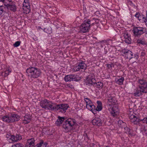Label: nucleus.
Listing matches in <instances>:
<instances>
[{"mask_svg": "<svg viewBox=\"0 0 147 147\" xmlns=\"http://www.w3.org/2000/svg\"><path fill=\"white\" fill-rule=\"evenodd\" d=\"M104 43H106V44H108V43H112V40L108 39L104 41Z\"/></svg>", "mask_w": 147, "mask_h": 147, "instance_id": "nucleus-41", "label": "nucleus"}, {"mask_svg": "<svg viewBox=\"0 0 147 147\" xmlns=\"http://www.w3.org/2000/svg\"><path fill=\"white\" fill-rule=\"evenodd\" d=\"M49 101L47 99H45L42 100L40 102V105L41 107L45 109H47V105Z\"/></svg>", "mask_w": 147, "mask_h": 147, "instance_id": "nucleus-21", "label": "nucleus"}, {"mask_svg": "<svg viewBox=\"0 0 147 147\" xmlns=\"http://www.w3.org/2000/svg\"><path fill=\"white\" fill-rule=\"evenodd\" d=\"M8 1L9 2H11V3H13V2H12V0H8Z\"/></svg>", "mask_w": 147, "mask_h": 147, "instance_id": "nucleus-51", "label": "nucleus"}, {"mask_svg": "<svg viewBox=\"0 0 147 147\" xmlns=\"http://www.w3.org/2000/svg\"><path fill=\"white\" fill-rule=\"evenodd\" d=\"M6 6L7 9L11 11L14 12L17 10V6L15 3L7 4L6 5Z\"/></svg>", "mask_w": 147, "mask_h": 147, "instance_id": "nucleus-18", "label": "nucleus"}, {"mask_svg": "<svg viewBox=\"0 0 147 147\" xmlns=\"http://www.w3.org/2000/svg\"><path fill=\"white\" fill-rule=\"evenodd\" d=\"M106 147H110L109 146H106Z\"/></svg>", "mask_w": 147, "mask_h": 147, "instance_id": "nucleus-57", "label": "nucleus"}, {"mask_svg": "<svg viewBox=\"0 0 147 147\" xmlns=\"http://www.w3.org/2000/svg\"><path fill=\"white\" fill-rule=\"evenodd\" d=\"M76 120L72 118H69L66 120L63 125V127L67 132L70 130L72 127L76 123Z\"/></svg>", "mask_w": 147, "mask_h": 147, "instance_id": "nucleus-5", "label": "nucleus"}, {"mask_svg": "<svg viewBox=\"0 0 147 147\" xmlns=\"http://www.w3.org/2000/svg\"><path fill=\"white\" fill-rule=\"evenodd\" d=\"M43 30L48 34H50L52 33V29L50 27L45 28Z\"/></svg>", "mask_w": 147, "mask_h": 147, "instance_id": "nucleus-32", "label": "nucleus"}, {"mask_svg": "<svg viewBox=\"0 0 147 147\" xmlns=\"http://www.w3.org/2000/svg\"><path fill=\"white\" fill-rule=\"evenodd\" d=\"M107 100V106L108 108L116 106L117 104V100L116 98L113 96L111 94L108 95Z\"/></svg>", "mask_w": 147, "mask_h": 147, "instance_id": "nucleus-10", "label": "nucleus"}, {"mask_svg": "<svg viewBox=\"0 0 147 147\" xmlns=\"http://www.w3.org/2000/svg\"><path fill=\"white\" fill-rule=\"evenodd\" d=\"M129 118L131 122L134 123V124H137L140 121H142L143 123H146L147 124V117L143 119H140L136 116V114H134V115L133 114L129 116Z\"/></svg>", "mask_w": 147, "mask_h": 147, "instance_id": "nucleus-9", "label": "nucleus"}, {"mask_svg": "<svg viewBox=\"0 0 147 147\" xmlns=\"http://www.w3.org/2000/svg\"><path fill=\"white\" fill-rule=\"evenodd\" d=\"M12 135H12L11 136H10V138H9L10 139H8L7 140L10 143H13V141L12 140V137H13Z\"/></svg>", "mask_w": 147, "mask_h": 147, "instance_id": "nucleus-45", "label": "nucleus"}, {"mask_svg": "<svg viewBox=\"0 0 147 147\" xmlns=\"http://www.w3.org/2000/svg\"><path fill=\"white\" fill-rule=\"evenodd\" d=\"M138 19L140 21H141L142 22H147V18L142 14H140Z\"/></svg>", "mask_w": 147, "mask_h": 147, "instance_id": "nucleus-27", "label": "nucleus"}, {"mask_svg": "<svg viewBox=\"0 0 147 147\" xmlns=\"http://www.w3.org/2000/svg\"><path fill=\"white\" fill-rule=\"evenodd\" d=\"M140 15V13H137L135 15V16L138 19Z\"/></svg>", "mask_w": 147, "mask_h": 147, "instance_id": "nucleus-47", "label": "nucleus"}, {"mask_svg": "<svg viewBox=\"0 0 147 147\" xmlns=\"http://www.w3.org/2000/svg\"><path fill=\"white\" fill-rule=\"evenodd\" d=\"M4 9L5 7L3 6H0V16H1L5 12Z\"/></svg>", "mask_w": 147, "mask_h": 147, "instance_id": "nucleus-37", "label": "nucleus"}, {"mask_svg": "<svg viewBox=\"0 0 147 147\" xmlns=\"http://www.w3.org/2000/svg\"><path fill=\"white\" fill-rule=\"evenodd\" d=\"M47 143V142H44V141L41 140L40 142L37 144L36 146V147H46Z\"/></svg>", "mask_w": 147, "mask_h": 147, "instance_id": "nucleus-28", "label": "nucleus"}, {"mask_svg": "<svg viewBox=\"0 0 147 147\" xmlns=\"http://www.w3.org/2000/svg\"><path fill=\"white\" fill-rule=\"evenodd\" d=\"M133 58H134L136 59H137L138 58V55L137 54H135L133 55Z\"/></svg>", "mask_w": 147, "mask_h": 147, "instance_id": "nucleus-46", "label": "nucleus"}, {"mask_svg": "<svg viewBox=\"0 0 147 147\" xmlns=\"http://www.w3.org/2000/svg\"><path fill=\"white\" fill-rule=\"evenodd\" d=\"M47 105V109L54 111H56V105L55 104L52 103L51 102L49 101Z\"/></svg>", "mask_w": 147, "mask_h": 147, "instance_id": "nucleus-20", "label": "nucleus"}, {"mask_svg": "<svg viewBox=\"0 0 147 147\" xmlns=\"http://www.w3.org/2000/svg\"><path fill=\"white\" fill-rule=\"evenodd\" d=\"M138 87L135 89L134 96H140L143 94H147V81L144 78H139L137 81Z\"/></svg>", "mask_w": 147, "mask_h": 147, "instance_id": "nucleus-1", "label": "nucleus"}, {"mask_svg": "<svg viewBox=\"0 0 147 147\" xmlns=\"http://www.w3.org/2000/svg\"><path fill=\"white\" fill-rule=\"evenodd\" d=\"M12 137H12V140L13 141V143H15L18 142L17 139H16V136H14L13 135Z\"/></svg>", "mask_w": 147, "mask_h": 147, "instance_id": "nucleus-40", "label": "nucleus"}, {"mask_svg": "<svg viewBox=\"0 0 147 147\" xmlns=\"http://www.w3.org/2000/svg\"><path fill=\"white\" fill-rule=\"evenodd\" d=\"M11 147H24V145L21 143H17L12 146Z\"/></svg>", "mask_w": 147, "mask_h": 147, "instance_id": "nucleus-35", "label": "nucleus"}, {"mask_svg": "<svg viewBox=\"0 0 147 147\" xmlns=\"http://www.w3.org/2000/svg\"><path fill=\"white\" fill-rule=\"evenodd\" d=\"M95 82V79L94 78V75L90 74L86 77L85 82L87 85H88L89 86L94 85Z\"/></svg>", "mask_w": 147, "mask_h": 147, "instance_id": "nucleus-13", "label": "nucleus"}, {"mask_svg": "<svg viewBox=\"0 0 147 147\" xmlns=\"http://www.w3.org/2000/svg\"><path fill=\"white\" fill-rule=\"evenodd\" d=\"M68 87L71 88H73L74 87L71 84H69L68 85Z\"/></svg>", "mask_w": 147, "mask_h": 147, "instance_id": "nucleus-49", "label": "nucleus"}, {"mask_svg": "<svg viewBox=\"0 0 147 147\" xmlns=\"http://www.w3.org/2000/svg\"><path fill=\"white\" fill-rule=\"evenodd\" d=\"M107 66L108 68L110 69H115L114 65L113 63H110L107 64Z\"/></svg>", "mask_w": 147, "mask_h": 147, "instance_id": "nucleus-34", "label": "nucleus"}, {"mask_svg": "<svg viewBox=\"0 0 147 147\" xmlns=\"http://www.w3.org/2000/svg\"><path fill=\"white\" fill-rule=\"evenodd\" d=\"M31 118V116L30 114H27L22 118V123L24 124H26L29 123Z\"/></svg>", "mask_w": 147, "mask_h": 147, "instance_id": "nucleus-17", "label": "nucleus"}, {"mask_svg": "<svg viewBox=\"0 0 147 147\" xmlns=\"http://www.w3.org/2000/svg\"><path fill=\"white\" fill-rule=\"evenodd\" d=\"M107 118L104 115H102L92 120V123L94 125L100 126L104 125H107Z\"/></svg>", "mask_w": 147, "mask_h": 147, "instance_id": "nucleus-4", "label": "nucleus"}, {"mask_svg": "<svg viewBox=\"0 0 147 147\" xmlns=\"http://www.w3.org/2000/svg\"><path fill=\"white\" fill-rule=\"evenodd\" d=\"M146 33L145 34H146V37H147V32H146Z\"/></svg>", "mask_w": 147, "mask_h": 147, "instance_id": "nucleus-53", "label": "nucleus"}, {"mask_svg": "<svg viewBox=\"0 0 147 147\" xmlns=\"http://www.w3.org/2000/svg\"><path fill=\"white\" fill-rule=\"evenodd\" d=\"M69 107L67 104H62L56 105V111H58L63 113H65Z\"/></svg>", "mask_w": 147, "mask_h": 147, "instance_id": "nucleus-15", "label": "nucleus"}, {"mask_svg": "<svg viewBox=\"0 0 147 147\" xmlns=\"http://www.w3.org/2000/svg\"><path fill=\"white\" fill-rule=\"evenodd\" d=\"M11 72V70L9 68H7L6 69V70L4 71L5 73L4 76H7L9 73Z\"/></svg>", "mask_w": 147, "mask_h": 147, "instance_id": "nucleus-33", "label": "nucleus"}, {"mask_svg": "<svg viewBox=\"0 0 147 147\" xmlns=\"http://www.w3.org/2000/svg\"><path fill=\"white\" fill-rule=\"evenodd\" d=\"M123 37L124 38V41L126 43L128 44H131V40L130 35L127 32H124L123 33Z\"/></svg>", "mask_w": 147, "mask_h": 147, "instance_id": "nucleus-16", "label": "nucleus"}, {"mask_svg": "<svg viewBox=\"0 0 147 147\" xmlns=\"http://www.w3.org/2000/svg\"><path fill=\"white\" fill-rule=\"evenodd\" d=\"M121 53L122 56L127 59H130L133 58V53L129 49H124L122 50Z\"/></svg>", "mask_w": 147, "mask_h": 147, "instance_id": "nucleus-12", "label": "nucleus"}, {"mask_svg": "<svg viewBox=\"0 0 147 147\" xmlns=\"http://www.w3.org/2000/svg\"><path fill=\"white\" fill-rule=\"evenodd\" d=\"M84 100L86 103V105H88L89 104H90V103L92 102L91 100L90 99L85 97H84Z\"/></svg>", "mask_w": 147, "mask_h": 147, "instance_id": "nucleus-36", "label": "nucleus"}, {"mask_svg": "<svg viewBox=\"0 0 147 147\" xmlns=\"http://www.w3.org/2000/svg\"><path fill=\"white\" fill-rule=\"evenodd\" d=\"M86 107L88 109L92 111L94 114H96L95 106L92 102L91 103L88 105H86Z\"/></svg>", "mask_w": 147, "mask_h": 147, "instance_id": "nucleus-19", "label": "nucleus"}, {"mask_svg": "<svg viewBox=\"0 0 147 147\" xmlns=\"http://www.w3.org/2000/svg\"><path fill=\"white\" fill-rule=\"evenodd\" d=\"M137 43L143 45H147V41L144 37H141L138 39L137 41Z\"/></svg>", "mask_w": 147, "mask_h": 147, "instance_id": "nucleus-22", "label": "nucleus"}, {"mask_svg": "<svg viewBox=\"0 0 147 147\" xmlns=\"http://www.w3.org/2000/svg\"><path fill=\"white\" fill-rule=\"evenodd\" d=\"M93 86L97 88L101 89L103 86V84L101 82H95Z\"/></svg>", "mask_w": 147, "mask_h": 147, "instance_id": "nucleus-24", "label": "nucleus"}, {"mask_svg": "<svg viewBox=\"0 0 147 147\" xmlns=\"http://www.w3.org/2000/svg\"><path fill=\"white\" fill-rule=\"evenodd\" d=\"M121 123V125H125V123L123 122V121H119V123ZM119 126L120 127H121V125H120V126L119 125ZM121 128H123V127L122 126H121Z\"/></svg>", "mask_w": 147, "mask_h": 147, "instance_id": "nucleus-44", "label": "nucleus"}, {"mask_svg": "<svg viewBox=\"0 0 147 147\" xmlns=\"http://www.w3.org/2000/svg\"><path fill=\"white\" fill-rule=\"evenodd\" d=\"M98 105L97 106L96 108H95V110H96V113L97 111H100L102 109V104L101 102L99 101H98L97 102Z\"/></svg>", "mask_w": 147, "mask_h": 147, "instance_id": "nucleus-25", "label": "nucleus"}, {"mask_svg": "<svg viewBox=\"0 0 147 147\" xmlns=\"http://www.w3.org/2000/svg\"><path fill=\"white\" fill-rule=\"evenodd\" d=\"M108 108L112 116L113 117H116L119 115V110L117 105Z\"/></svg>", "mask_w": 147, "mask_h": 147, "instance_id": "nucleus-14", "label": "nucleus"}, {"mask_svg": "<svg viewBox=\"0 0 147 147\" xmlns=\"http://www.w3.org/2000/svg\"><path fill=\"white\" fill-rule=\"evenodd\" d=\"M86 136H87V137H88V136H87V134H86Z\"/></svg>", "mask_w": 147, "mask_h": 147, "instance_id": "nucleus-56", "label": "nucleus"}, {"mask_svg": "<svg viewBox=\"0 0 147 147\" xmlns=\"http://www.w3.org/2000/svg\"><path fill=\"white\" fill-rule=\"evenodd\" d=\"M20 118V116L17 114L12 113L3 116L1 119L3 121L9 123L18 121Z\"/></svg>", "mask_w": 147, "mask_h": 147, "instance_id": "nucleus-3", "label": "nucleus"}, {"mask_svg": "<svg viewBox=\"0 0 147 147\" xmlns=\"http://www.w3.org/2000/svg\"><path fill=\"white\" fill-rule=\"evenodd\" d=\"M35 140L34 138H31L28 140L26 145L34 146Z\"/></svg>", "mask_w": 147, "mask_h": 147, "instance_id": "nucleus-29", "label": "nucleus"}, {"mask_svg": "<svg viewBox=\"0 0 147 147\" xmlns=\"http://www.w3.org/2000/svg\"><path fill=\"white\" fill-rule=\"evenodd\" d=\"M26 75L28 78L36 79L40 77L42 72L40 69L34 67H30L26 71Z\"/></svg>", "mask_w": 147, "mask_h": 147, "instance_id": "nucleus-2", "label": "nucleus"}, {"mask_svg": "<svg viewBox=\"0 0 147 147\" xmlns=\"http://www.w3.org/2000/svg\"><path fill=\"white\" fill-rule=\"evenodd\" d=\"M5 0H0V2L3 3Z\"/></svg>", "mask_w": 147, "mask_h": 147, "instance_id": "nucleus-52", "label": "nucleus"}, {"mask_svg": "<svg viewBox=\"0 0 147 147\" xmlns=\"http://www.w3.org/2000/svg\"><path fill=\"white\" fill-rule=\"evenodd\" d=\"M85 63V61L82 60H79L77 63L73 67V71L76 72L82 69L85 70L87 67V65Z\"/></svg>", "mask_w": 147, "mask_h": 147, "instance_id": "nucleus-6", "label": "nucleus"}, {"mask_svg": "<svg viewBox=\"0 0 147 147\" xmlns=\"http://www.w3.org/2000/svg\"><path fill=\"white\" fill-rule=\"evenodd\" d=\"M143 132L145 135L147 136V127H144Z\"/></svg>", "mask_w": 147, "mask_h": 147, "instance_id": "nucleus-43", "label": "nucleus"}, {"mask_svg": "<svg viewBox=\"0 0 147 147\" xmlns=\"http://www.w3.org/2000/svg\"><path fill=\"white\" fill-rule=\"evenodd\" d=\"M21 42L20 41H16L13 44V46L15 47H17L20 45Z\"/></svg>", "mask_w": 147, "mask_h": 147, "instance_id": "nucleus-38", "label": "nucleus"}, {"mask_svg": "<svg viewBox=\"0 0 147 147\" xmlns=\"http://www.w3.org/2000/svg\"><path fill=\"white\" fill-rule=\"evenodd\" d=\"M124 79L123 77H121L119 79H115V82L119 85H121L123 84Z\"/></svg>", "mask_w": 147, "mask_h": 147, "instance_id": "nucleus-30", "label": "nucleus"}, {"mask_svg": "<svg viewBox=\"0 0 147 147\" xmlns=\"http://www.w3.org/2000/svg\"><path fill=\"white\" fill-rule=\"evenodd\" d=\"M107 53V51L105 52V54H106Z\"/></svg>", "mask_w": 147, "mask_h": 147, "instance_id": "nucleus-55", "label": "nucleus"}, {"mask_svg": "<svg viewBox=\"0 0 147 147\" xmlns=\"http://www.w3.org/2000/svg\"><path fill=\"white\" fill-rule=\"evenodd\" d=\"M81 79V78L78 75L74 74L67 75L64 78V80L66 82L78 81Z\"/></svg>", "mask_w": 147, "mask_h": 147, "instance_id": "nucleus-11", "label": "nucleus"}, {"mask_svg": "<svg viewBox=\"0 0 147 147\" xmlns=\"http://www.w3.org/2000/svg\"><path fill=\"white\" fill-rule=\"evenodd\" d=\"M23 9H27L26 11L28 10V12H29L30 11V3H23Z\"/></svg>", "mask_w": 147, "mask_h": 147, "instance_id": "nucleus-26", "label": "nucleus"}, {"mask_svg": "<svg viewBox=\"0 0 147 147\" xmlns=\"http://www.w3.org/2000/svg\"><path fill=\"white\" fill-rule=\"evenodd\" d=\"M16 136L18 141L21 140L22 139L21 136L19 134H16Z\"/></svg>", "mask_w": 147, "mask_h": 147, "instance_id": "nucleus-39", "label": "nucleus"}, {"mask_svg": "<svg viewBox=\"0 0 147 147\" xmlns=\"http://www.w3.org/2000/svg\"><path fill=\"white\" fill-rule=\"evenodd\" d=\"M25 147H35L34 146L31 145H26Z\"/></svg>", "mask_w": 147, "mask_h": 147, "instance_id": "nucleus-50", "label": "nucleus"}, {"mask_svg": "<svg viewBox=\"0 0 147 147\" xmlns=\"http://www.w3.org/2000/svg\"><path fill=\"white\" fill-rule=\"evenodd\" d=\"M41 28L40 27H38V29H40Z\"/></svg>", "mask_w": 147, "mask_h": 147, "instance_id": "nucleus-54", "label": "nucleus"}, {"mask_svg": "<svg viewBox=\"0 0 147 147\" xmlns=\"http://www.w3.org/2000/svg\"><path fill=\"white\" fill-rule=\"evenodd\" d=\"M65 118L63 117L59 116L58 119L55 122V124L57 126H59L62 124L63 122L64 121Z\"/></svg>", "mask_w": 147, "mask_h": 147, "instance_id": "nucleus-23", "label": "nucleus"}, {"mask_svg": "<svg viewBox=\"0 0 147 147\" xmlns=\"http://www.w3.org/2000/svg\"><path fill=\"white\" fill-rule=\"evenodd\" d=\"M23 3H30L29 0H24Z\"/></svg>", "mask_w": 147, "mask_h": 147, "instance_id": "nucleus-48", "label": "nucleus"}, {"mask_svg": "<svg viewBox=\"0 0 147 147\" xmlns=\"http://www.w3.org/2000/svg\"><path fill=\"white\" fill-rule=\"evenodd\" d=\"M124 128L125 132L127 134L131 136H133L134 135V134L131 131L130 129L128 127H124Z\"/></svg>", "mask_w": 147, "mask_h": 147, "instance_id": "nucleus-31", "label": "nucleus"}, {"mask_svg": "<svg viewBox=\"0 0 147 147\" xmlns=\"http://www.w3.org/2000/svg\"><path fill=\"white\" fill-rule=\"evenodd\" d=\"M133 31L134 36L140 37L141 35L147 32V30L144 27L134 26L133 27Z\"/></svg>", "mask_w": 147, "mask_h": 147, "instance_id": "nucleus-7", "label": "nucleus"}, {"mask_svg": "<svg viewBox=\"0 0 147 147\" xmlns=\"http://www.w3.org/2000/svg\"><path fill=\"white\" fill-rule=\"evenodd\" d=\"M90 24L91 21L90 19H86L84 20L80 27V31L83 33L88 31L90 27Z\"/></svg>", "mask_w": 147, "mask_h": 147, "instance_id": "nucleus-8", "label": "nucleus"}, {"mask_svg": "<svg viewBox=\"0 0 147 147\" xmlns=\"http://www.w3.org/2000/svg\"><path fill=\"white\" fill-rule=\"evenodd\" d=\"M12 135L9 133H7L5 135V137L7 138V140L8 139H10L9 138H10V136H11Z\"/></svg>", "mask_w": 147, "mask_h": 147, "instance_id": "nucleus-42", "label": "nucleus"}]
</instances>
